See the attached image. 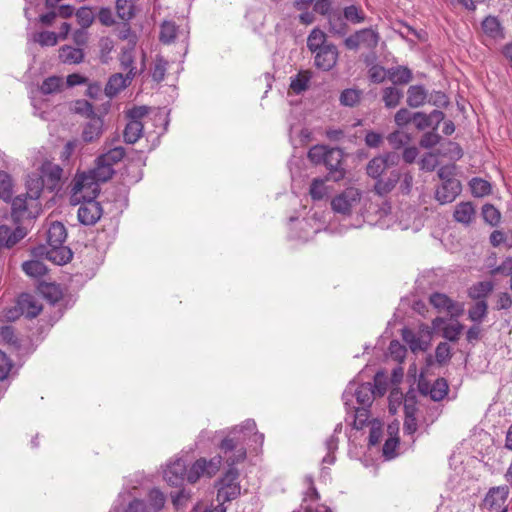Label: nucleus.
Returning a JSON list of instances; mask_svg holds the SVG:
<instances>
[{
    "instance_id": "10",
    "label": "nucleus",
    "mask_w": 512,
    "mask_h": 512,
    "mask_svg": "<svg viewBox=\"0 0 512 512\" xmlns=\"http://www.w3.org/2000/svg\"><path fill=\"white\" fill-rule=\"evenodd\" d=\"M397 162L398 156L395 153H387L374 157L367 164V174L374 179H378L387 169L396 165Z\"/></svg>"
},
{
    "instance_id": "16",
    "label": "nucleus",
    "mask_w": 512,
    "mask_h": 512,
    "mask_svg": "<svg viewBox=\"0 0 512 512\" xmlns=\"http://www.w3.org/2000/svg\"><path fill=\"white\" fill-rule=\"evenodd\" d=\"M31 208H35V202H31L26 195L14 198L11 212L14 222L19 223L25 219H32L34 214L30 210Z\"/></svg>"
},
{
    "instance_id": "23",
    "label": "nucleus",
    "mask_w": 512,
    "mask_h": 512,
    "mask_svg": "<svg viewBox=\"0 0 512 512\" xmlns=\"http://www.w3.org/2000/svg\"><path fill=\"white\" fill-rule=\"evenodd\" d=\"M103 121L99 117L92 118L84 127L82 139L87 142H93L102 134Z\"/></svg>"
},
{
    "instance_id": "54",
    "label": "nucleus",
    "mask_w": 512,
    "mask_h": 512,
    "mask_svg": "<svg viewBox=\"0 0 512 512\" xmlns=\"http://www.w3.org/2000/svg\"><path fill=\"white\" fill-rule=\"evenodd\" d=\"M389 412L391 414H396L398 411V408L401 406L402 402H405V398L403 393L397 389L394 388L391 390L389 397Z\"/></svg>"
},
{
    "instance_id": "47",
    "label": "nucleus",
    "mask_w": 512,
    "mask_h": 512,
    "mask_svg": "<svg viewBox=\"0 0 512 512\" xmlns=\"http://www.w3.org/2000/svg\"><path fill=\"white\" fill-rule=\"evenodd\" d=\"M448 393V384L445 379H437L430 389V397L434 401L442 400Z\"/></svg>"
},
{
    "instance_id": "17",
    "label": "nucleus",
    "mask_w": 512,
    "mask_h": 512,
    "mask_svg": "<svg viewBox=\"0 0 512 512\" xmlns=\"http://www.w3.org/2000/svg\"><path fill=\"white\" fill-rule=\"evenodd\" d=\"M45 249V252H40V254H45L46 259L57 264L63 265L69 262L72 259V252L69 247L64 245H55L48 246Z\"/></svg>"
},
{
    "instance_id": "40",
    "label": "nucleus",
    "mask_w": 512,
    "mask_h": 512,
    "mask_svg": "<svg viewBox=\"0 0 512 512\" xmlns=\"http://www.w3.org/2000/svg\"><path fill=\"white\" fill-rule=\"evenodd\" d=\"M43 183L44 180H41L40 178L31 179L27 182L26 196L31 202H35V209L39 206L37 200L41 195Z\"/></svg>"
},
{
    "instance_id": "15",
    "label": "nucleus",
    "mask_w": 512,
    "mask_h": 512,
    "mask_svg": "<svg viewBox=\"0 0 512 512\" xmlns=\"http://www.w3.org/2000/svg\"><path fill=\"white\" fill-rule=\"evenodd\" d=\"M462 186L458 179H449L442 182L436 189L435 198L440 204L453 202L461 193Z\"/></svg>"
},
{
    "instance_id": "41",
    "label": "nucleus",
    "mask_w": 512,
    "mask_h": 512,
    "mask_svg": "<svg viewBox=\"0 0 512 512\" xmlns=\"http://www.w3.org/2000/svg\"><path fill=\"white\" fill-rule=\"evenodd\" d=\"M470 188L475 197H484L491 193V184L482 178H473L470 181Z\"/></svg>"
},
{
    "instance_id": "56",
    "label": "nucleus",
    "mask_w": 512,
    "mask_h": 512,
    "mask_svg": "<svg viewBox=\"0 0 512 512\" xmlns=\"http://www.w3.org/2000/svg\"><path fill=\"white\" fill-rule=\"evenodd\" d=\"M168 62L163 57H157L154 62L152 77L155 81L160 82L166 75Z\"/></svg>"
},
{
    "instance_id": "35",
    "label": "nucleus",
    "mask_w": 512,
    "mask_h": 512,
    "mask_svg": "<svg viewBox=\"0 0 512 512\" xmlns=\"http://www.w3.org/2000/svg\"><path fill=\"white\" fill-rule=\"evenodd\" d=\"M125 156L123 147H115L98 157V163H103L110 167L121 161Z\"/></svg>"
},
{
    "instance_id": "5",
    "label": "nucleus",
    "mask_w": 512,
    "mask_h": 512,
    "mask_svg": "<svg viewBox=\"0 0 512 512\" xmlns=\"http://www.w3.org/2000/svg\"><path fill=\"white\" fill-rule=\"evenodd\" d=\"M220 468V457H214L207 461L205 458L198 459L186 472L188 482L195 483L202 476L212 477Z\"/></svg>"
},
{
    "instance_id": "27",
    "label": "nucleus",
    "mask_w": 512,
    "mask_h": 512,
    "mask_svg": "<svg viewBox=\"0 0 512 512\" xmlns=\"http://www.w3.org/2000/svg\"><path fill=\"white\" fill-rule=\"evenodd\" d=\"M482 29L487 36L493 39L504 37L503 29L501 27L499 20L496 17H486L482 22Z\"/></svg>"
},
{
    "instance_id": "59",
    "label": "nucleus",
    "mask_w": 512,
    "mask_h": 512,
    "mask_svg": "<svg viewBox=\"0 0 512 512\" xmlns=\"http://www.w3.org/2000/svg\"><path fill=\"white\" fill-rule=\"evenodd\" d=\"M369 418L368 410L365 407L357 408L354 414V420L352 423L353 428L360 430L362 429Z\"/></svg>"
},
{
    "instance_id": "62",
    "label": "nucleus",
    "mask_w": 512,
    "mask_h": 512,
    "mask_svg": "<svg viewBox=\"0 0 512 512\" xmlns=\"http://www.w3.org/2000/svg\"><path fill=\"white\" fill-rule=\"evenodd\" d=\"M389 143L394 148H400L409 141V136L401 131H395L388 136Z\"/></svg>"
},
{
    "instance_id": "7",
    "label": "nucleus",
    "mask_w": 512,
    "mask_h": 512,
    "mask_svg": "<svg viewBox=\"0 0 512 512\" xmlns=\"http://www.w3.org/2000/svg\"><path fill=\"white\" fill-rule=\"evenodd\" d=\"M509 496V488L506 485L496 486L489 489L486 494L483 506L490 512H507L506 501Z\"/></svg>"
},
{
    "instance_id": "29",
    "label": "nucleus",
    "mask_w": 512,
    "mask_h": 512,
    "mask_svg": "<svg viewBox=\"0 0 512 512\" xmlns=\"http://www.w3.org/2000/svg\"><path fill=\"white\" fill-rule=\"evenodd\" d=\"M178 26L173 21H164L160 26L159 40L163 44H171L177 37Z\"/></svg>"
},
{
    "instance_id": "49",
    "label": "nucleus",
    "mask_w": 512,
    "mask_h": 512,
    "mask_svg": "<svg viewBox=\"0 0 512 512\" xmlns=\"http://www.w3.org/2000/svg\"><path fill=\"white\" fill-rule=\"evenodd\" d=\"M361 91L356 89H346L341 93L340 102L344 106L353 107L360 102Z\"/></svg>"
},
{
    "instance_id": "24",
    "label": "nucleus",
    "mask_w": 512,
    "mask_h": 512,
    "mask_svg": "<svg viewBox=\"0 0 512 512\" xmlns=\"http://www.w3.org/2000/svg\"><path fill=\"white\" fill-rule=\"evenodd\" d=\"M328 44L327 35L319 28H314L307 37V47L311 53L321 50Z\"/></svg>"
},
{
    "instance_id": "8",
    "label": "nucleus",
    "mask_w": 512,
    "mask_h": 512,
    "mask_svg": "<svg viewBox=\"0 0 512 512\" xmlns=\"http://www.w3.org/2000/svg\"><path fill=\"white\" fill-rule=\"evenodd\" d=\"M239 473L235 468H230L220 481L218 498L229 501L240 494V486L237 483Z\"/></svg>"
},
{
    "instance_id": "45",
    "label": "nucleus",
    "mask_w": 512,
    "mask_h": 512,
    "mask_svg": "<svg viewBox=\"0 0 512 512\" xmlns=\"http://www.w3.org/2000/svg\"><path fill=\"white\" fill-rule=\"evenodd\" d=\"M488 305L485 300L477 301L469 309V319L473 322H481L487 314Z\"/></svg>"
},
{
    "instance_id": "21",
    "label": "nucleus",
    "mask_w": 512,
    "mask_h": 512,
    "mask_svg": "<svg viewBox=\"0 0 512 512\" xmlns=\"http://www.w3.org/2000/svg\"><path fill=\"white\" fill-rule=\"evenodd\" d=\"M400 181V173L396 170L390 172L386 179L378 178L375 185L374 191L380 196L387 195L390 193Z\"/></svg>"
},
{
    "instance_id": "48",
    "label": "nucleus",
    "mask_w": 512,
    "mask_h": 512,
    "mask_svg": "<svg viewBox=\"0 0 512 512\" xmlns=\"http://www.w3.org/2000/svg\"><path fill=\"white\" fill-rule=\"evenodd\" d=\"M343 14L346 20L354 24L361 23L365 20V14L360 6H346L343 10Z\"/></svg>"
},
{
    "instance_id": "58",
    "label": "nucleus",
    "mask_w": 512,
    "mask_h": 512,
    "mask_svg": "<svg viewBox=\"0 0 512 512\" xmlns=\"http://www.w3.org/2000/svg\"><path fill=\"white\" fill-rule=\"evenodd\" d=\"M12 360L0 350V381L6 380L13 368Z\"/></svg>"
},
{
    "instance_id": "52",
    "label": "nucleus",
    "mask_w": 512,
    "mask_h": 512,
    "mask_svg": "<svg viewBox=\"0 0 512 512\" xmlns=\"http://www.w3.org/2000/svg\"><path fill=\"white\" fill-rule=\"evenodd\" d=\"M328 16L330 31L334 34L343 35L346 31V24L337 13H331Z\"/></svg>"
},
{
    "instance_id": "38",
    "label": "nucleus",
    "mask_w": 512,
    "mask_h": 512,
    "mask_svg": "<svg viewBox=\"0 0 512 512\" xmlns=\"http://www.w3.org/2000/svg\"><path fill=\"white\" fill-rule=\"evenodd\" d=\"M116 31L117 37L120 40L127 41L129 48H134L136 46L138 37L126 21L119 25Z\"/></svg>"
},
{
    "instance_id": "2",
    "label": "nucleus",
    "mask_w": 512,
    "mask_h": 512,
    "mask_svg": "<svg viewBox=\"0 0 512 512\" xmlns=\"http://www.w3.org/2000/svg\"><path fill=\"white\" fill-rule=\"evenodd\" d=\"M99 192V183L89 172L77 174L71 189L70 204L75 206L79 205L82 200L95 199Z\"/></svg>"
},
{
    "instance_id": "20",
    "label": "nucleus",
    "mask_w": 512,
    "mask_h": 512,
    "mask_svg": "<svg viewBox=\"0 0 512 512\" xmlns=\"http://www.w3.org/2000/svg\"><path fill=\"white\" fill-rule=\"evenodd\" d=\"M59 60L63 64H79L84 59V52L81 48L64 45L59 49Z\"/></svg>"
},
{
    "instance_id": "31",
    "label": "nucleus",
    "mask_w": 512,
    "mask_h": 512,
    "mask_svg": "<svg viewBox=\"0 0 512 512\" xmlns=\"http://www.w3.org/2000/svg\"><path fill=\"white\" fill-rule=\"evenodd\" d=\"M184 474L185 465L182 461L177 460L176 462L168 466V468L164 472V477L168 482L176 485L179 480L183 479Z\"/></svg>"
},
{
    "instance_id": "37",
    "label": "nucleus",
    "mask_w": 512,
    "mask_h": 512,
    "mask_svg": "<svg viewBox=\"0 0 512 512\" xmlns=\"http://www.w3.org/2000/svg\"><path fill=\"white\" fill-rule=\"evenodd\" d=\"M357 402L363 407L370 406L375 396L372 385L370 383L362 384L358 387L355 393Z\"/></svg>"
},
{
    "instance_id": "9",
    "label": "nucleus",
    "mask_w": 512,
    "mask_h": 512,
    "mask_svg": "<svg viewBox=\"0 0 512 512\" xmlns=\"http://www.w3.org/2000/svg\"><path fill=\"white\" fill-rule=\"evenodd\" d=\"M430 304L439 312H444L451 317H458L463 313V305L453 301L446 294L433 293L429 298Z\"/></svg>"
},
{
    "instance_id": "14",
    "label": "nucleus",
    "mask_w": 512,
    "mask_h": 512,
    "mask_svg": "<svg viewBox=\"0 0 512 512\" xmlns=\"http://www.w3.org/2000/svg\"><path fill=\"white\" fill-rule=\"evenodd\" d=\"M343 161V152L339 148H329L327 149L325 159L323 164L327 167L331 174H333V179L335 181H339L344 178L345 171L341 167Z\"/></svg>"
},
{
    "instance_id": "57",
    "label": "nucleus",
    "mask_w": 512,
    "mask_h": 512,
    "mask_svg": "<svg viewBox=\"0 0 512 512\" xmlns=\"http://www.w3.org/2000/svg\"><path fill=\"white\" fill-rule=\"evenodd\" d=\"M436 361L439 364L448 362L451 358V347L447 342H441L436 347L435 351Z\"/></svg>"
},
{
    "instance_id": "19",
    "label": "nucleus",
    "mask_w": 512,
    "mask_h": 512,
    "mask_svg": "<svg viewBox=\"0 0 512 512\" xmlns=\"http://www.w3.org/2000/svg\"><path fill=\"white\" fill-rule=\"evenodd\" d=\"M475 213L472 202H460L455 206L453 218L458 223L469 225L474 220Z\"/></svg>"
},
{
    "instance_id": "42",
    "label": "nucleus",
    "mask_w": 512,
    "mask_h": 512,
    "mask_svg": "<svg viewBox=\"0 0 512 512\" xmlns=\"http://www.w3.org/2000/svg\"><path fill=\"white\" fill-rule=\"evenodd\" d=\"M403 93L396 87H387L383 91V101L388 108H394L399 103Z\"/></svg>"
},
{
    "instance_id": "61",
    "label": "nucleus",
    "mask_w": 512,
    "mask_h": 512,
    "mask_svg": "<svg viewBox=\"0 0 512 512\" xmlns=\"http://www.w3.org/2000/svg\"><path fill=\"white\" fill-rule=\"evenodd\" d=\"M462 331V325L459 323L450 324L444 327L443 337L449 341H457Z\"/></svg>"
},
{
    "instance_id": "11",
    "label": "nucleus",
    "mask_w": 512,
    "mask_h": 512,
    "mask_svg": "<svg viewBox=\"0 0 512 512\" xmlns=\"http://www.w3.org/2000/svg\"><path fill=\"white\" fill-rule=\"evenodd\" d=\"M313 54L315 66L323 71H330L336 65L339 55L337 47L332 43Z\"/></svg>"
},
{
    "instance_id": "4",
    "label": "nucleus",
    "mask_w": 512,
    "mask_h": 512,
    "mask_svg": "<svg viewBox=\"0 0 512 512\" xmlns=\"http://www.w3.org/2000/svg\"><path fill=\"white\" fill-rule=\"evenodd\" d=\"M379 40L380 36L378 32L371 28H365L347 37L344 41V45L350 50H357L361 47L373 50L377 47Z\"/></svg>"
},
{
    "instance_id": "25",
    "label": "nucleus",
    "mask_w": 512,
    "mask_h": 512,
    "mask_svg": "<svg viewBox=\"0 0 512 512\" xmlns=\"http://www.w3.org/2000/svg\"><path fill=\"white\" fill-rule=\"evenodd\" d=\"M427 99V91L419 85L410 86L407 91V104L417 108L422 106Z\"/></svg>"
},
{
    "instance_id": "51",
    "label": "nucleus",
    "mask_w": 512,
    "mask_h": 512,
    "mask_svg": "<svg viewBox=\"0 0 512 512\" xmlns=\"http://www.w3.org/2000/svg\"><path fill=\"white\" fill-rule=\"evenodd\" d=\"M484 220L491 226H496L501 219L500 212L491 204H485L482 208Z\"/></svg>"
},
{
    "instance_id": "64",
    "label": "nucleus",
    "mask_w": 512,
    "mask_h": 512,
    "mask_svg": "<svg viewBox=\"0 0 512 512\" xmlns=\"http://www.w3.org/2000/svg\"><path fill=\"white\" fill-rule=\"evenodd\" d=\"M389 352L391 356L399 362H402L406 355L405 347L401 345L398 341H392L390 343Z\"/></svg>"
},
{
    "instance_id": "44",
    "label": "nucleus",
    "mask_w": 512,
    "mask_h": 512,
    "mask_svg": "<svg viewBox=\"0 0 512 512\" xmlns=\"http://www.w3.org/2000/svg\"><path fill=\"white\" fill-rule=\"evenodd\" d=\"M33 41L42 47L55 46L58 42V36L55 32L52 31H42L34 33Z\"/></svg>"
},
{
    "instance_id": "13",
    "label": "nucleus",
    "mask_w": 512,
    "mask_h": 512,
    "mask_svg": "<svg viewBox=\"0 0 512 512\" xmlns=\"http://www.w3.org/2000/svg\"><path fill=\"white\" fill-rule=\"evenodd\" d=\"M401 334L404 342L413 353L426 351L430 346L431 335L428 331L425 333H416L409 328H404Z\"/></svg>"
},
{
    "instance_id": "18",
    "label": "nucleus",
    "mask_w": 512,
    "mask_h": 512,
    "mask_svg": "<svg viewBox=\"0 0 512 512\" xmlns=\"http://www.w3.org/2000/svg\"><path fill=\"white\" fill-rule=\"evenodd\" d=\"M134 77L130 75H123L122 73H115L110 76L106 86H105V94L108 97H114L119 94L123 89L130 85L131 81Z\"/></svg>"
},
{
    "instance_id": "50",
    "label": "nucleus",
    "mask_w": 512,
    "mask_h": 512,
    "mask_svg": "<svg viewBox=\"0 0 512 512\" xmlns=\"http://www.w3.org/2000/svg\"><path fill=\"white\" fill-rule=\"evenodd\" d=\"M327 149L325 145H314L309 149L307 157L315 165L323 164Z\"/></svg>"
},
{
    "instance_id": "53",
    "label": "nucleus",
    "mask_w": 512,
    "mask_h": 512,
    "mask_svg": "<svg viewBox=\"0 0 512 512\" xmlns=\"http://www.w3.org/2000/svg\"><path fill=\"white\" fill-rule=\"evenodd\" d=\"M375 396H383L388 388L387 377L383 372H377L374 377V385L372 386Z\"/></svg>"
},
{
    "instance_id": "22",
    "label": "nucleus",
    "mask_w": 512,
    "mask_h": 512,
    "mask_svg": "<svg viewBox=\"0 0 512 512\" xmlns=\"http://www.w3.org/2000/svg\"><path fill=\"white\" fill-rule=\"evenodd\" d=\"M67 238V231L61 222H53L47 231L48 246L63 245Z\"/></svg>"
},
{
    "instance_id": "63",
    "label": "nucleus",
    "mask_w": 512,
    "mask_h": 512,
    "mask_svg": "<svg viewBox=\"0 0 512 512\" xmlns=\"http://www.w3.org/2000/svg\"><path fill=\"white\" fill-rule=\"evenodd\" d=\"M441 137L435 132V130L425 133L421 140L420 146L423 148H431L439 143Z\"/></svg>"
},
{
    "instance_id": "32",
    "label": "nucleus",
    "mask_w": 512,
    "mask_h": 512,
    "mask_svg": "<svg viewBox=\"0 0 512 512\" xmlns=\"http://www.w3.org/2000/svg\"><path fill=\"white\" fill-rule=\"evenodd\" d=\"M387 77L394 84H407L412 79V73L407 67L398 66L389 69Z\"/></svg>"
},
{
    "instance_id": "43",
    "label": "nucleus",
    "mask_w": 512,
    "mask_h": 512,
    "mask_svg": "<svg viewBox=\"0 0 512 512\" xmlns=\"http://www.w3.org/2000/svg\"><path fill=\"white\" fill-rule=\"evenodd\" d=\"M311 75L309 71L299 72L295 79L291 81L290 88L293 92L299 94L308 88Z\"/></svg>"
},
{
    "instance_id": "46",
    "label": "nucleus",
    "mask_w": 512,
    "mask_h": 512,
    "mask_svg": "<svg viewBox=\"0 0 512 512\" xmlns=\"http://www.w3.org/2000/svg\"><path fill=\"white\" fill-rule=\"evenodd\" d=\"M149 507L153 512H159L165 504V496L159 489H152L148 494Z\"/></svg>"
},
{
    "instance_id": "39",
    "label": "nucleus",
    "mask_w": 512,
    "mask_h": 512,
    "mask_svg": "<svg viewBox=\"0 0 512 512\" xmlns=\"http://www.w3.org/2000/svg\"><path fill=\"white\" fill-rule=\"evenodd\" d=\"M89 174L93 176V178L99 182H106L112 178L114 174V170L112 167L105 165L103 163H98V159L96 160V167L89 171Z\"/></svg>"
},
{
    "instance_id": "30",
    "label": "nucleus",
    "mask_w": 512,
    "mask_h": 512,
    "mask_svg": "<svg viewBox=\"0 0 512 512\" xmlns=\"http://www.w3.org/2000/svg\"><path fill=\"white\" fill-rule=\"evenodd\" d=\"M136 0H116V12L118 17L128 22L135 16Z\"/></svg>"
},
{
    "instance_id": "34",
    "label": "nucleus",
    "mask_w": 512,
    "mask_h": 512,
    "mask_svg": "<svg viewBox=\"0 0 512 512\" xmlns=\"http://www.w3.org/2000/svg\"><path fill=\"white\" fill-rule=\"evenodd\" d=\"M134 48H129L127 50H124L120 57V67L123 71H126L127 75H130L132 77H135L137 74V70L135 67V59H134Z\"/></svg>"
},
{
    "instance_id": "60",
    "label": "nucleus",
    "mask_w": 512,
    "mask_h": 512,
    "mask_svg": "<svg viewBox=\"0 0 512 512\" xmlns=\"http://www.w3.org/2000/svg\"><path fill=\"white\" fill-rule=\"evenodd\" d=\"M399 445V439L397 437L388 438L383 446V455L386 459H392L396 455V449Z\"/></svg>"
},
{
    "instance_id": "12",
    "label": "nucleus",
    "mask_w": 512,
    "mask_h": 512,
    "mask_svg": "<svg viewBox=\"0 0 512 512\" xmlns=\"http://www.w3.org/2000/svg\"><path fill=\"white\" fill-rule=\"evenodd\" d=\"M77 212L79 221L84 225H94L102 215L101 205L95 199L82 200Z\"/></svg>"
},
{
    "instance_id": "3",
    "label": "nucleus",
    "mask_w": 512,
    "mask_h": 512,
    "mask_svg": "<svg viewBox=\"0 0 512 512\" xmlns=\"http://www.w3.org/2000/svg\"><path fill=\"white\" fill-rule=\"evenodd\" d=\"M148 114V108L145 106L133 107L126 112L128 123L124 129V140L126 143H136L143 134L142 119Z\"/></svg>"
},
{
    "instance_id": "33",
    "label": "nucleus",
    "mask_w": 512,
    "mask_h": 512,
    "mask_svg": "<svg viewBox=\"0 0 512 512\" xmlns=\"http://www.w3.org/2000/svg\"><path fill=\"white\" fill-rule=\"evenodd\" d=\"M63 78L60 76H50L43 80L39 89L43 95L58 93L63 88Z\"/></svg>"
},
{
    "instance_id": "28",
    "label": "nucleus",
    "mask_w": 512,
    "mask_h": 512,
    "mask_svg": "<svg viewBox=\"0 0 512 512\" xmlns=\"http://www.w3.org/2000/svg\"><path fill=\"white\" fill-rule=\"evenodd\" d=\"M494 285L491 281H481L469 288L470 298L481 301L484 300L493 290Z\"/></svg>"
},
{
    "instance_id": "1",
    "label": "nucleus",
    "mask_w": 512,
    "mask_h": 512,
    "mask_svg": "<svg viewBox=\"0 0 512 512\" xmlns=\"http://www.w3.org/2000/svg\"><path fill=\"white\" fill-rule=\"evenodd\" d=\"M264 435L257 431L256 423L252 419L245 420L241 425L232 431L222 440L219 448L220 462L224 460L229 466H233L245 460V442H252L262 446Z\"/></svg>"
},
{
    "instance_id": "26",
    "label": "nucleus",
    "mask_w": 512,
    "mask_h": 512,
    "mask_svg": "<svg viewBox=\"0 0 512 512\" xmlns=\"http://www.w3.org/2000/svg\"><path fill=\"white\" fill-rule=\"evenodd\" d=\"M328 180V177L314 178L312 180L309 188V195L313 201H320L328 195L329 189L326 186V182Z\"/></svg>"
},
{
    "instance_id": "55",
    "label": "nucleus",
    "mask_w": 512,
    "mask_h": 512,
    "mask_svg": "<svg viewBox=\"0 0 512 512\" xmlns=\"http://www.w3.org/2000/svg\"><path fill=\"white\" fill-rule=\"evenodd\" d=\"M76 18L79 23V25L85 29L88 28L94 20V14L92 10L88 7H81L76 12Z\"/></svg>"
},
{
    "instance_id": "6",
    "label": "nucleus",
    "mask_w": 512,
    "mask_h": 512,
    "mask_svg": "<svg viewBox=\"0 0 512 512\" xmlns=\"http://www.w3.org/2000/svg\"><path fill=\"white\" fill-rule=\"evenodd\" d=\"M361 193L359 189L349 187L342 193L335 196L331 201L332 210L336 213L348 215L352 208L360 201Z\"/></svg>"
},
{
    "instance_id": "36",
    "label": "nucleus",
    "mask_w": 512,
    "mask_h": 512,
    "mask_svg": "<svg viewBox=\"0 0 512 512\" xmlns=\"http://www.w3.org/2000/svg\"><path fill=\"white\" fill-rule=\"evenodd\" d=\"M23 271L31 277L40 278L47 273V267L39 260H30L22 264Z\"/></svg>"
}]
</instances>
